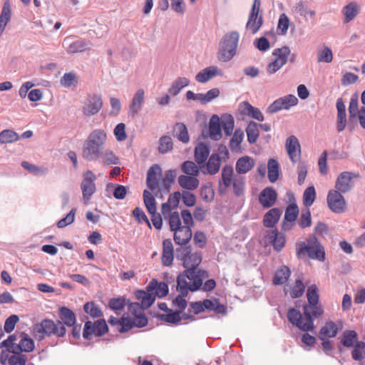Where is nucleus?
<instances>
[{
    "label": "nucleus",
    "mask_w": 365,
    "mask_h": 365,
    "mask_svg": "<svg viewBox=\"0 0 365 365\" xmlns=\"http://www.w3.org/2000/svg\"><path fill=\"white\" fill-rule=\"evenodd\" d=\"M244 137V133L240 129H237L230 140V148L232 151L237 152L240 150V144Z\"/></svg>",
    "instance_id": "nucleus-45"
},
{
    "label": "nucleus",
    "mask_w": 365,
    "mask_h": 365,
    "mask_svg": "<svg viewBox=\"0 0 365 365\" xmlns=\"http://www.w3.org/2000/svg\"><path fill=\"white\" fill-rule=\"evenodd\" d=\"M161 175V168L159 165L154 164L148 170L146 178V185L151 190H155L159 185Z\"/></svg>",
    "instance_id": "nucleus-17"
},
{
    "label": "nucleus",
    "mask_w": 365,
    "mask_h": 365,
    "mask_svg": "<svg viewBox=\"0 0 365 365\" xmlns=\"http://www.w3.org/2000/svg\"><path fill=\"white\" fill-rule=\"evenodd\" d=\"M19 139L18 134L9 129H6L0 133V143H11Z\"/></svg>",
    "instance_id": "nucleus-49"
},
{
    "label": "nucleus",
    "mask_w": 365,
    "mask_h": 365,
    "mask_svg": "<svg viewBox=\"0 0 365 365\" xmlns=\"http://www.w3.org/2000/svg\"><path fill=\"white\" fill-rule=\"evenodd\" d=\"M360 7L355 1H351L346 5L342 10L344 14V22L349 23L359 14Z\"/></svg>",
    "instance_id": "nucleus-30"
},
{
    "label": "nucleus",
    "mask_w": 365,
    "mask_h": 365,
    "mask_svg": "<svg viewBox=\"0 0 365 365\" xmlns=\"http://www.w3.org/2000/svg\"><path fill=\"white\" fill-rule=\"evenodd\" d=\"M106 138V133L103 130H93L84 142L82 150L83 158L88 161L98 159L101 155Z\"/></svg>",
    "instance_id": "nucleus-3"
},
{
    "label": "nucleus",
    "mask_w": 365,
    "mask_h": 365,
    "mask_svg": "<svg viewBox=\"0 0 365 365\" xmlns=\"http://www.w3.org/2000/svg\"><path fill=\"white\" fill-rule=\"evenodd\" d=\"M259 123L251 121L248 123L247 128H246V133L247 136V141L250 144H254L259 135Z\"/></svg>",
    "instance_id": "nucleus-42"
},
{
    "label": "nucleus",
    "mask_w": 365,
    "mask_h": 365,
    "mask_svg": "<svg viewBox=\"0 0 365 365\" xmlns=\"http://www.w3.org/2000/svg\"><path fill=\"white\" fill-rule=\"evenodd\" d=\"M281 210L277 207L269 210L264 216L263 224L266 227H273L279 221Z\"/></svg>",
    "instance_id": "nucleus-32"
},
{
    "label": "nucleus",
    "mask_w": 365,
    "mask_h": 365,
    "mask_svg": "<svg viewBox=\"0 0 365 365\" xmlns=\"http://www.w3.org/2000/svg\"><path fill=\"white\" fill-rule=\"evenodd\" d=\"M339 331V327L337 324L332 322L329 321L321 328L319 332V338L321 340L324 339H329L335 337Z\"/></svg>",
    "instance_id": "nucleus-25"
},
{
    "label": "nucleus",
    "mask_w": 365,
    "mask_h": 365,
    "mask_svg": "<svg viewBox=\"0 0 365 365\" xmlns=\"http://www.w3.org/2000/svg\"><path fill=\"white\" fill-rule=\"evenodd\" d=\"M329 208L334 213L340 214L346 208V200L342 192L335 190H330L327 197Z\"/></svg>",
    "instance_id": "nucleus-7"
},
{
    "label": "nucleus",
    "mask_w": 365,
    "mask_h": 365,
    "mask_svg": "<svg viewBox=\"0 0 365 365\" xmlns=\"http://www.w3.org/2000/svg\"><path fill=\"white\" fill-rule=\"evenodd\" d=\"M268 169V178L271 182H274L277 180L279 177V164L278 162L271 158L267 163Z\"/></svg>",
    "instance_id": "nucleus-44"
},
{
    "label": "nucleus",
    "mask_w": 365,
    "mask_h": 365,
    "mask_svg": "<svg viewBox=\"0 0 365 365\" xmlns=\"http://www.w3.org/2000/svg\"><path fill=\"white\" fill-rule=\"evenodd\" d=\"M222 75V71L220 68L215 66H211L197 73L195 76V80L199 83H205L211 78Z\"/></svg>",
    "instance_id": "nucleus-16"
},
{
    "label": "nucleus",
    "mask_w": 365,
    "mask_h": 365,
    "mask_svg": "<svg viewBox=\"0 0 365 365\" xmlns=\"http://www.w3.org/2000/svg\"><path fill=\"white\" fill-rule=\"evenodd\" d=\"M83 309L86 314H89L93 318L101 317L103 315V312L99 306L94 302H86L83 306Z\"/></svg>",
    "instance_id": "nucleus-46"
},
{
    "label": "nucleus",
    "mask_w": 365,
    "mask_h": 365,
    "mask_svg": "<svg viewBox=\"0 0 365 365\" xmlns=\"http://www.w3.org/2000/svg\"><path fill=\"white\" fill-rule=\"evenodd\" d=\"M173 135L183 143H187L190 140L187 128L183 123H175L174 125Z\"/></svg>",
    "instance_id": "nucleus-36"
},
{
    "label": "nucleus",
    "mask_w": 365,
    "mask_h": 365,
    "mask_svg": "<svg viewBox=\"0 0 365 365\" xmlns=\"http://www.w3.org/2000/svg\"><path fill=\"white\" fill-rule=\"evenodd\" d=\"M145 101V91L143 88H138L135 93L130 104L129 105V115L135 116L142 109Z\"/></svg>",
    "instance_id": "nucleus-15"
},
{
    "label": "nucleus",
    "mask_w": 365,
    "mask_h": 365,
    "mask_svg": "<svg viewBox=\"0 0 365 365\" xmlns=\"http://www.w3.org/2000/svg\"><path fill=\"white\" fill-rule=\"evenodd\" d=\"M180 186L187 190H195L199 186V180L193 175H180L178 179Z\"/></svg>",
    "instance_id": "nucleus-35"
},
{
    "label": "nucleus",
    "mask_w": 365,
    "mask_h": 365,
    "mask_svg": "<svg viewBox=\"0 0 365 365\" xmlns=\"http://www.w3.org/2000/svg\"><path fill=\"white\" fill-rule=\"evenodd\" d=\"M289 53V47H278L275 49L272 53L274 60L268 64L267 72L274 73L279 70L286 63Z\"/></svg>",
    "instance_id": "nucleus-8"
},
{
    "label": "nucleus",
    "mask_w": 365,
    "mask_h": 365,
    "mask_svg": "<svg viewBox=\"0 0 365 365\" xmlns=\"http://www.w3.org/2000/svg\"><path fill=\"white\" fill-rule=\"evenodd\" d=\"M200 168L199 165H196L194 162L187 160L185 161L181 166L182 171L187 175L196 176L198 175Z\"/></svg>",
    "instance_id": "nucleus-48"
},
{
    "label": "nucleus",
    "mask_w": 365,
    "mask_h": 365,
    "mask_svg": "<svg viewBox=\"0 0 365 365\" xmlns=\"http://www.w3.org/2000/svg\"><path fill=\"white\" fill-rule=\"evenodd\" d=\"M192 238V230L189 226H182L174 232V241L180 245H187Z\"/></svg>",
    "instance_id": "nucleus-23"
},
{
    "label": "nucleus",
    "mask_w": 365,
    "mask_h": 365,
    "mask_svg": "<svg viewBox=\"0 0 365 365\" xmlns=\"http://www.w3.org/2000/svg\"><path fill=\"white\" fill-rule=\"evenodd\" d=\"M278 99L284 110H289L292 106H296L298 103L297 98L292 94L284 96Z\"/></svg>",
    "instance_id": "nucleus-60"
},
{
    "label": "nucleus",
    "mask_w": 365,
    "mask_h": 365,
    "mask_svg": "<svg viewBox=\"0 0 365 365\" xmlns=\"http://www.w3.org/2000/svg\"><path fill=\"white\" fill-rule=\"evenodd\" d=\"M181 311H175L173 312L171 309H169V313L168 314H160L159 317L161 320L165 321L171 324H177L178 323L182 317H180Z\"/></svg>",
    "instance_id": "nucleus-51"
},
{
    "label": "nucleus",
    "mask_w": 365,
    "mask_h": 365,
    "mask_svg": "<svg viewBox=\"0 0 365 365\" xmlns=\"http://www.w3.org/2000/svg\"><path fill=\"white\" fill-rule=\"evenodd\" d=\"M237 47H220L217 57L220 61L227 62L230 61L237 53Z\"/></svg>",
    "instance_id": "nucleus-38"
},
{
    "label": "nucleus",
    "mask_w": 365,
    "mask_h": 365,
    "mask_svg": "<svg viewBox=\"0 0 365 365\" xmlns=\"http://www.w3.org/2000/svg\"><path fill=\"white\" fill-rule=\"evenodd\" d=\"M358 341V334L354 330H346L343 332L340 343L346 348L353 347Z\"/></svg>",
    "instance_id": "nucleus-37"
},
{
    "label": "nucleus",
    "mask_w": 365,
    "mask_h": 365,
    "mask_svg": "<svg viewBox=\"0 0 365 365\" xmlns=\"http://www.w3.org/2000/svg\"><path fill=\"white\" fill-rule=\"evenodd\" d=\"M201 198L207 202H211L214 198V190L210 185H204L200 190Z\"/></svg>",
    "instance_id": "nucleus-63"
},
{
    "label": "nucleus",
    "mask_w": 365,
    "mask_h": 365,
    "mask_svg": "<svg viewBox=\"0 0 365 365\" xmlns=\"http://www.w3.org/2000/svg\"><path fill=\"white\" fill-rule=\"evenodd\" d=\"M303 310L304 314L295 308H290L287 312V318L292 324L300 330L312 331L314 328V319L323 314L322 305L308 304L303 307Z\"/></svg>",
    "instance_id": "nucleus-2"
},
{
    "label": "nucleus",
    "mask_w": 365,
    "mask_h": 365,
    "mask_svg": "<svg viewBox=\"0 0 365 365\" xmlns=\"http://www.w3.org/2000/svg\"><path fill=\"white\" fill-rule=\"evenodd\" d=\"M137 299L140 301L141 309H146L149 308L155 300L154 294L148 293L144 290H137L135 293Z\"/></svg>",
    "instance_id": "nucleus-28"
},
{
    "label": "nucleus",
    "mask_w": 365,
    "mask_h": 365,
    "mask_svg": "<svg viewBox=\"0 0 365 365\" xmlns=\"http://www.w3.org/2000/svg\"><path fill=\"white\" fill-rule=\"evenodd\" d=\"M126 304V300L124 297L112 298L110 299L108 307L113 311H121Z\"/></svg>",
    "instance_id": "nucleus-64"
},
{
    "label": "nucleus",
    "mask_w": 365,
    "mask_h": 365,
    "mask_svg": "<svg viewBox=\"0 0 365 365\" xmlns=\"http://www.w3.org/2000/svg\"><path fill=\"white\" fill-rule=\"evenodd\" d=\"M269 242L277 252L281 251L285 245L286 239L284 234L279 232L277 229L272 230L267 235Z\"/></svg>",
    "instance_id": "nucleus-22"
},
{
    "label": "nucleus",
    "mask_w": 365,
    "mask_h": 365,
    "mask_svg": "<svg viewBox=\"0 0 365 365\" xmlns=\"http://www.w3.org/2000/svg\"><path fill=\"white\" fill-rule=\"evenodd\" d=\"M233 168L230 165H226L222 170V181L225 187L227 188L232 185L233 181Z\"/></svg>",
    "instance_id": "nucleus-47"
},
{
    "label": "nucleus",
    "mask_w": 365,
    "mask_h": 365,
    "mask_svg": "<svg viewBox=\"0 0 365 365\" xmlns=\"http://www.w3.org/2000/svg\"><path fill=\"white\" fill-rule=\"evenodd\" d=\"M277 200V192L272 187H267L259 195V202L264 208L272 207Z\"/></svg>",
    "instance_id": "nucleus-12"
},
{
    "label": "nucleus",
    "mask_w": 365,
    "mask_h": 365,
    "mask_svg": "<svg viewBox=\"0 0 365 365\" xmlns=\"http://www.w3.org/2000/svg\"><path fill=\"white\" fill-rule=\"evenodd\" d=\"M354 176L355 175L351 172L345 171L341 173L335 182V190L342 193L349 192L353 187L351 180Z\"/></svg>",
    "instance_id": "nucleus-11"
},
{
    "label": "nucleus",
    "mask_w": 365,
    "mask_h": 365,
    "mask_svg": "<svg viewBox=\"0 0 365 365\" xmlns=\"http://www.w3.org/2000/svg\"><path fill=\"white\" fill-rule=\"evenodd\" d=\"M83 179L81 183V189L82 191L83 199L85 202H88L92 195L95 193L96 188L95 180L96 176L91 170H87L83 173Z\"/></svg>",
    "instance_id": "nucleus-9"
},
{
    "label": "nucleus",
    "mask_w": 365,
    "mask_h": 365,
    "mask_svg": "<svg viewBox=\"0 0 365 365\" xmlns=\"http://www.w3.org/2000/svg\"><path fill=\"white\" fill-rule=\"evenodd\" d=\"M221 161L222 159L218 154L212 153L208 158L207 162H205L204 168L200 170L205 175H214L219 172L221 167Z\"/></svg>",
    "instance_id": "nucleus-18"
},
{
    "label": "nucleus",
    "mask_w": 365,
    "mask_h": 365,
    "mask_svg": "<svg viewBox=\"0 0 365 365\" xmlns=\"http://www.w3.org/2000/svg\"><path fill=\"white\" fill-rule=\"evenodd\" d=\"M61 85L65 88L76 86L78 83L77 76L75 73H66L60 80Z\"/></svg>",
    "instance_id": "nucleus-57"
},
{
    "label": "nucleus",
    "mask_w": 365,
    "mask_h": 365,
    "mask_svg": "<svg viewBox=\"0 0 365 365\" xmlns=\"http://www.w3.org/2000/svg\"><path fill=\"white\" fill-rule=\"evenodd\" d=\"M291 275L290 269L285 265L281 266L275 272L272 283L274 285H282L287 282Z\"/></svg>",
    "instance_id": "nucleus-31"
},
{
    "label": "nucleus",
    "mask_w": 365,
    "mask_h": 365,
    "mask_svg": "<svg viewBox=\"0 0 365 365\" xmlns=\"http://www.w3.org/2000/svg\"><path fill=\"white\" fill-rule=\"evenodd\" d=\"M103 106V100L100 95H89L82 108L83 113L86 116H92L98 113Z\"/></svg>",
    "instance_id": "nucleus-10"
},
{
    "label": "nucleus",
    "mask_w": 365,
    "mask_h": 365,
    "mask_svg": "<svg viewBox=\"0 0 365 365\" xmlns=\"http://www.w3.org/2000/svg\"><path fill=\"white\" fill-rule=\"evenodd\" d=\"M173 245L171 240L165 239L163 242L161 261L163 266L168 267L173 264L174 258Z\"/></svg>",
    "instance_id": "nucleus-20"
},
{
    "label": "nucleus",
    "mask_w": 365,
    "mask_h": 365,
    "mask_svg": "<svg viewBox=\"0 0 365 365\" xmlns=\"http://www.w3.org/2000/svg\"><path fill=\"white\" fill-rule=\"evenodd\" d=\"M305 286L301 279H296L294 284L290 288L289 294L292 298L302 297L304 292Z\"/></svg>",
    "instance_id": "nucleus-52"
},
{
    "label": "nucleus",
    "mask_w": 365,
    "mask_h": 365,
    "mask_svg": "<svg viewBox=\"0 0 365 365\" xmlns=\"http://www.w3.org/2000/svg\"><path fill=\"white\" fill-rule=\"evenodd\" d=\"M186 288H187V289L186 290V292H185L184 290L180 287L179 282H177V291L179 292L180 294L178 295L173 300V305L174 307H178V311L182 312L187 307V301L185 297H187L188 292L190 291L191 283L186 282Z\"/></svg>",
    "instance_id": "nucleus-24"
},
{
    "label": "nucleus",
    "mask_w": 365,
    "mask_h": 365,
    "mask_svg": "<svg viewBox=\"0 0 365 365\" xmlns=\"http://www.w3.org/2000/svg\"><path fill=\"white\" fill-rule=\"evenodd\" d=\"M21 166L31 173L36 175H43L47 173L48 170L43 167H38L27 161H23Z\"/></svg>",
    "instance_id": "nucleus-54"
},
{
    "label": "nucleus",
    "mask_w": 365,
    "mask_h": 365,
    "mask_svg": "<svg viewBox=\"0 0 365 365\" xmlns=\"http://www.w3.org/2000/svg\"><path fill=\"white\" fill-rule=\"evenodd\" d=\"M333 60V53L329 47H324L317 53L318 62L330 63Z\"/></svg>",
    "instance_id": "nucleus-58"
},
{
    "label": "nucleus",
    "mask_w": 365,
    "mask_h": 365,
    "mask_svg": "<svg viewBox=\"0 0 365 365\" xmlns=\"http://www.w3.org/2000/svg\"><path fill=\"white\" fill-rule=\"evenodd\" d=\"M209 135L214 140H218L222 138L220 120L217 115H213L210 119Z\"/></svg>",
    "instance_id": "nucleus-27"
},
{
    "label": "nucleus",
    "mask_w": 365,
    "mask_h": 365,
    "mask_svg": "<svg viewBox=\"0 0 365 365\" xmlns=\"http://www.w3.org/2000/svg\"><path fill=\"white\" fill-rule=\"evenodd\" d=\"M299 215V208L297 204L292 203L289 205L284 214V218L282 222V229L285 231L292 228Z\"/></svg>",
    "instance_id": "nucleus-13"
},
{
    "label": "nucleus",
    "mask_w": 365,
    "mask_h": 365,
    "mask_svg": "<svg viewBox=\"0 0 365 365\" xmlns=\"http://www.w3.org/2000/svg\"><path fill=\"white\" fill-rule=\"evenodd\" d=\"M294 10L297 14H299L301 16L304 17L306 19L308 18H314L316 15L315 11L309 9L308 5L302 1H300L296 4Z\"/></svg>",
    "instance_id": "nucleus-41"
},
{
    "label": "nucleus",
    "mask_w": 365,
    "mask_h": 365,
    "mask_svg": "<svg viewBox=\"0 0 365 365\" xmlns=\"http://www.w3.org/2000/svg\"><path fill=\"white\" fill-rule=\"evenodd\" d=\"M190 80L186 77H178L171 84L168 93L172 96H178L181 91L189 86Z\"/></svg>",
    "instance_id": "nucleus-33"
},
{
    "label": "nucleus",
    "mask_w": 365,
    "mask_h": 365,
    "mask_svg": "<svg viewBox=\"0 0 365 365\" xmlns=\"http://www.w3.org/2000/svg\"><path fill=\"white\" fill-rule=\"evenodd\" d=\"M351 356L355 361H361L365 356V342L359 341L354 346Z\"/></svg>",
    "instance_id": "nucleus-50"
},
{
    "label": "nucleus",
    "mask_w": 365,
    "mask_h": 365,
    "mask_svg": "<svg viewBox=\"0 0 365 365\" xmlns=\"http://www.w3.org/2000/svg\"><path fill=\"white\" fill-rule=\"evenodd\" d=\"M234 193L237 196H240L244 193L245 187V181L242 177H235L232 182Z\"/></svg>",
    "instance_id": "nucleus-61"
},
{
    "label": "nucleus",
    "mask_w": 365,
    "mask_h": 365,
    "mask_svg": "<svg viewBox=\"0 0 365 365\" xmlns=\"http://www.w3.org/2000/svg\"><path fill=\"white\" fill-rule=\"evenodd\" d=\"M254 166L255 161L252 158L243 156L237 160L235 170L238 174H245L251 170Z\"/></svg>",
    "instance_id": "nucleus-26"
},
{
    "label": "nucleus",
    "mask_w": 365,
    "mask_h": 365,
    "mask_svg": "<svg viewBox=\"0 0 365 365\" xmlns=\"http://www.w3.org/2000/svg\"><path fill=\"white\" fill-rule=\"evenodd\" d=\"M307 297L309 304L312 305L319 304V296L318 294V288L316 284H312L308 287Z\"/></svg>",
    "instance_id": "nucleus-59"
},
{
    "label": "nucleus",
    "mask_w": 365,
    "mask_h": 365,
    "mask_svg": "<svg viewBox=\"0 0 365 365\" xmlns=\"http://www.w3.org/2000/svg\"><path fill=\"white\" fill-rule=\"evenodd\" d=\"M260 0H254L249 14L248 20L246 24V29L252 34H256L263 23L262 11H260Z\"/></svg>",
    "instance_id": "nucleus-6"
},
{
    "label": "nucleus",
    "mask_w": 365,
    "mask_h": 365,
    "mask_svg": "<svg viewBox=\"0 0 365 365\" xmlns=\"http://www.w3.org/2000/svg\"><path fill=\"white\" fill-rule=\"evenodd\" d=\"M108 322L110 327L114 329V331H118L120 333H124L131 329V326L129 322L128 317H122L120 319H118L111 316L108 319Z\"/></svg>",
    "instance_id": "nucleus-21"
},
{
    "label": "nucleus",
    "mask_w": 365,
    "mask_h": 365,
    "mask_svg": "<svg viewBox=\"0 0 365 365\" xmlns=\"http://www.w3.org/2000/svg\"><path fill=\"white\" fill-rule=\"evenodd\" d=\"M143 201L149 214L156 212L157 206L155 199L152 193L147 190L143 191Z\"/></svg>",
    "instance_id": "nucleus-43"
},
{
    "label": "nucleus",
    "mask_w": 365,
    "mask_h": 365,
    "mask_svg": "<svg viewBox=\"0 0 365 365\" xmlns=\"http://www.w3.org/2000/svg\"><path fill=\"white\" fill-rule=\"evenodd\" d=\"M286 148L291 161L295 163L300 157L301 148L298 139L291 135L287 138Z\"/></svg>",
    "instance_id": "nucleus-14"
},
{
    "label": "nucleus",
    "mask_w": 365,
    "mask_h": 365,
    "mask_svg": "<svg viewBox=\"0 0 365 365\" xmlns=\"http://www.w3.org/2000/svg\"><path fill=\"white\" fill-rule=\"evenodd\" d=\"M66 334V329L59 320L45 319L34 327V334L38 340H43L47 336L62 338Z\"/></svg>",
    "instance_id": "nucleus-4"
},
{
    "label": "nucleus",
    "mask_w": 365,
    "mask_h": 365,
    "mask_svg": "<svg viewBox=\"0 0 365 365\" xmlns=\"http://www.w3.org/2000/svg\"><path fill=\"white\" fill-rule=\"evenodd\" d=\"M210 154L209 147L204 143H200L195 148V160L200 169L204 168Z\"/></svg>",
    "instance_id": "nucleus-19"
},
{
    "label": "nucleus",
    "mask_w": 365,
    "mask_h": 365,
    "mask_svg": "<svg viewBox=\"0 0 365 365\" xmlns=\"http://www.w3.org/2000/svg\"><path fill=\"white\" fill-rule=\"evenodd\" d=\"M172 138L168 135H163L159 140L158 150L160 153H166L173 149Z\"/></svg>",
    "instance_id": "nucleus-55"
},
{
    "label": "nucleus",
    "mask_w": 365,
    "mask_h": 365,
    "mask_svg": "<svg viewBox=\"0 0 365 365\" xmlns=\"http://www.w3.org/2000/svg\"><path fill=\"white\" fill-rule=\"evenodd\" d=\"M240 34L237 31H230L226 34L222 38L223 46H237Z\"/></svg>",
    "instance_id": "nucleus-53"
},
{
    "label": "nucleus",
    "mask_w": 365,
    "mask_h": 365,
    "mask_svg": "<svg viewBox=\"0 0 365 365\" xmlns=\"http://www.w3.org/2000/svg\"><path fill=\"white\" fill-rule=\"evenodd\" d=\"M35 345L34 340L30 338L26 334H21V339L18 344V346H15L16 354L21 352H31L34 349Z\"/></svg>",
    "instance_id": "nucleus-29"
},
{
    "label": "nucleus",
    "mask_w": 365,
    "mask_h": 365,
    "mask_svg": "<svg viewBox=\"0 0 365 365\" xmlns=\"http://www.w3.org/2000/svg\"><path fill=\"white\" fill-rule=\"evenodd\" d=\"M316 197L315 189L313 186L307 187L303 194V203L304 205L309 207L314 202Z\"/></svg>",
    "instance_id": "nucleus-62"
},
{
    "label": "nucleus",
    "mask_w": 365,
    "mask_h": 365,
    "mask_svg": "<svg viewBox=\"0 0 365 365\" xmlns=\"http://www.w3.org/2000/svg\"><path fill=\"white\" fill-rule=\"evenodd\" d=\"M222 125L226 135H230L234 128V118L231 115L225 114L222 117Z\"/></svg>",
    "instance_id": "nucleus-56"
},
{
    "label": "nucleus",
    "mask_w": 365,
    "mask_h": 365,
    "mask_svg": "<svg viewBox=\"0 0 365 365\" xmlns=\"http://www.w3.org/2000/svg\"><path fill=\"white\" fill-rule=\"evenodd\" d=\"M175 256L178 259L182 262L183 267L185 268V270L177 277V282H179L180 287L186 292L187 289L186 282L188 279L191 283L190 292H194L199 290L203 280L209 277L207 271L198 269V266L202 262L201 253H192L191 247L185 246L177 248Z\"/></svg>",
    "instance_id": "nucleus-1"
},
{
    "label": "nucleus",
    "mask_w": 365,
    "mask_h": 365,
    "mask_svg": "<svg viewBox=\"0 0 365 365\" xmlns=\"http://www.w3.org/2000/svg\"><path fill=\"white\" fill-rule=\"evenodd\" d=\"M11 16V6L9 1L4 4L1 13L0 14V34L3 33L7 23L10 21Z\"/></svg>",
    "instance_id": "nucleus-40"
},
{
    "label": "nucleus",
    "mask_w": 365,
    "mask_h": 365,
    "mask_svg": "<svg viewBox=\"0 0 365 365\" xmlns=\"http://www.w3.org/2000/svg\"><path fill=\"white\" fill-rule=\"evenodd\" d=\"M106 191H113V195L117 200L124 199L127 194V189L125 186L112 182L107 184Z\"/></svg>",
    "instance_id": "nucleus-39"
},
{
    "label": "nucleus",
    "mask_w": 365,
    "mask_h": 365,
    "mask_svg": "<svg viewBox=\"0 0 365 365\" xmlns=\"http://www.w3.org/2000/svg\"><path fill=\"white\" fill-rule=\"evenodd\" d=\"M59 315L61 319L60 321L63 323L65 327L66 326L71 327L76 322L75 313L66 307H62L60 308Z\"/></svg>",
    "instance_id": "nucleus-34"
},
{
    "label": "nucleus",
    "mask_w": 365,
    "mask_h": 365,
    "mask_svg": "<svg viewBox=\"0 0 365 365\" xmlns=\"http://www.w3.org/2000/svg\"><path fill=\"white\" fill-rule=\"evenodd\" d=\"M307 242L308 245H306L304 242L299 245L297 249V255L300 257L302 254L307 252L309 258L323 262L325 259V252L317 237L314 236L311 237L307 240Z\"/></svg>",
    "instance_id": "nucleus-5"
}]
</instances>
